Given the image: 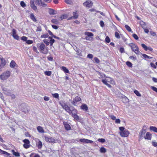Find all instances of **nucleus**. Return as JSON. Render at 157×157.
<instances>
[{
  "instance_id": "f257e3e1",
  "label": "nucleus",
  "mask_w": 157,
  "mask_h": 157,
  "mask_svg": "<svg viewBox=\"0 0 157 157\" xmlns=\"http://www.w3.org/2000/svg\"><path fill=\"white\" fill-rule=\"evenodd\" d=\"M37 47L40 52L43 54H47L48 53V50L47 47L42 43L37 44Z\"/></svg>"
},
{
  "instance_id": "f03ea898",
  "label": "nucleus",
  "mask_w": 157,
  "mask_h": 157,
  "mask_svg": "<svg viewBox=\"0 0 157 157\" xmlns=\"http://www.w3.org/2000/svg\"><path fill=\"white\" fill-rule=\"evenodd\" d=\"M20 108V110L25 113H28L30 110L29 106L27 104L25 103L21 105Z\"/></svg>"
},
{
  "instance_id": "7ed1b4c3",
  "label": "nucleus",
  "mask_w": 157,
  "mask_h": 157,
  "mask_svg": "<svg viewBox=\"0 0 157 157\" xmlns=\"http://www.w3.org/2000/svg\"><path fill=\"white\" fill-rule=\"evenodd\" d=\"M10 72L9 71L4 72L0 75V78L2 80H6L10 76Z\"/></svg>"
},
{
  "instance_id": "20e7f679",
  "label": "nucleus",
  "mask_w": 157,
  "mask_h": 157,
  "mask_svg": "<svg viewBox=\"0 0 157 157\" xmlns=\"http://www.w3.org/2000/svg\"><path fill=\"white\" fill-rule=\"evenodd\" d=\"M129 46L131 48L132 51L137 54L140 52L139 51V48L134 43H130L128 44Z\"/></svg>"
},
{
  "instance_id": "39448f33",
  "label": "nucleus",
  "mask_w": 157,
  "mask_h": 157,
  "mask_svg": "<svg viewBox=\"0 0 157 157\" xmlns=\"http://www.w3.org/2000/svg\"><path fill=\"white\" fill-rule=\"evenodd\" d=\"M59 104L68 113L70 112L71 110L70 107L67 105V103L63 101H59Z\"/></svg>"
},
{
  "instance_id": "423d86ee",
  "label": "nucleus",
  "mask_w": 157,
  "mask_h": 157,
  "mask_svg": "<svg viewBox=\"0 0 157 157\" xmlns=\"http://www.w3.org/2000/svg\"><path fill=\"white\" fill-rule=\"evenodd\" d=\"M23 142L24 143L23 144V147L25 148H28L30 147V141L28 139H25L23 140Z\"/></svg>"
},
{
  "instance_id": "0eeeda50",
  "label": "nucleus",
  "mask_w": 157,
  "mask_h": 157,
  "mask_svg": "<svg viewBox=\"0 0 157 157\" xmlns=\"http://www.w3.org/2000/svg\"><path fill=\"white\" fill-rule=\"evenodd\" d=\"M81 100V99L80 97L77 96L73 99V100L71 102V103L72 105L75 106L76 105V104Z\"/></svg>"
},
{
  "instance_id": "6e6552de",
  "label": "nucleus",
  "mask_w": 157,
  "mask_h": 157,
  "mask_svg": "<svg viewBox=\"0 0 157 157\" xmlns=\"http://www.w3.org/2000/svg\"><path fill=\"white\" fill-rule=\"evenodd\" d=\"M17 31L14 29H12V36L14 38L17 40H19L20 39L19 36L16 34Z\"/></svg>"
},
{
  "instance_id": "1a4fd4ad",
  "label": "nucleus",
  "mask_w": 157,
  "mask_h": 157,
  "mask_svg": "<svg viewBox=\"0 0 157 157\" xmlns=\"http://www.w3.org/2000/svg\"><path fill=\"white\" fill-rule=\"evenodd\" d=\"M141 45L142 47L145 51H147L148 50H149L151 52H152L153 51V49L152 48L150 47H148L144 44H141Z\"/></svg>"
},
{
  "instance_id": "9d476101",
  "label": "nucleus",
  "mask_w": 157,
  "mask_h": 157,
  "mask_svg": "<svg viewBox=\"0 0 157 157\" xmlns=\"http://www.w3.org/2000/svg\"><path fill=\"white\" fill-rule=\"evenodd\" d=\"M120 134L122 137H125L128 136L129 132L127 130H125L123 132H120Z\"/></svg>"
},
{
  "instance_id": "9b49d317",
  "label": "nucleus",
  "mask_w": 157,
  "mask_h": 157,
  "mask_svg": "<svg viewBox=\"0 0 157 157\" xmlns=\"http://www.w3.org/2000/svg\"><path fill=\"white\" fill-rule=\"evenodd\" d=\"M92 4L91 2L87 0L83 3V5L90 8L92 7Z\"/></svg>"
},
{
  "instance_id": "f8f14e48",
  "label": "nucleus",
  "mask_w": 157,
  "mask_h": 157,
  "mask_svg": "<svg viewBox=\"0 0 157 157\" xmlns=\"http://www.w3.org/2000/svg\"><path fill=\"white\" fill-rule=\"evenodd\" d=\"M44 138L46 142H49L50 143H55V139L52 137H48L44 136Z\"/></svg>"
},
{
  "instance_id": "ddd939ff",
  "label": "nucleus",
  "mask_w": 157,
  "mask_h": 157,
  "mask_svg": "<svg viewBox=\"0 0 157 157\" xmlns=\"http://www.w3.org/2000/svg\"><path fill=\"white\" fill-rule=\"evenodd\" d=\"M77 110L73 107L72 110H70V112H69L68 113L70 114H71L72 116L73 117L77 114Z\"/></svg>"
},
{
  "instance_id": "4468645a",
  "label": "nucleus",
  "mask_w": 157,
  "mask_h": 157,
  "mask_svg": "<svg viewBox=\"0 0 157 157\" xmlns=\"http://www.w3.org/2000/svg\"><path fill=\"white\" fill-rule=\"evenodd\" d=\"M79 141L82 143H86L87 144H91L93 142V141L91 140L84 138L80 139Z\"/></svg>"
},
{
  "instance_id": "2eb2a0df",
  "label": "nucleus",
  "mask_w": 157,
  "mask_h": 157,
  "mask_svg": "<svg viewBox=\"0 0 157 157\" xmlns=\"http://www.w3.org/2000/svg\"><path fill=\"white\" fill-rule=\"evenodd\" d=\"M36 2L38 5L41 6L42 7H46L47 6V5L42 2L41 0H36Z\"/></svg>"
},
{
  "instance_id": "dca6fc26",
  "label": "nucleus",
  "mask_w": 157,
  "mask_h": 157,
  "mask_svg": "<svg viewBox=\"0 0 157 157\" xmlns=\"http://www.w3.org/2000/svg\"><path fill=\"white\" fill-rule=\"evenodd\" d=\"M63 123L66 130H69L71 129V126L67 122H64Z\"/></svg>"
},
{
  "instance_id": "f3484780",
  "label": "nucleus",
  "mask_w": 157,
  "mask_h": 157,
  "mask_svg": "<svg viewBox=\"0 0 157 157\" xmlns=\"http://www.w3.org/2000/svg\"><path fill=\"white\" fill-rule=\"evenodd\" d=\"M2 89L3 93L5 94L8 95L10 94V90L7 89L5 87H3Z\"/></svg>"
},
{
  "instance_id": "a211bd4d",
  "label": "nucleus",
  "mask_w": 157,
  "mask_h": 157,
  "mask_svg": "<svg viewBox=\"0 0 157 157\" xmlns=\"http://www.w3.org/2000/svg\"><path fill=\"white\" fill-rule=\"evenodd\" d=\"M49 13L50 15H53L56 14V11L54 9L49 8Z\"/></svg>"
},
{
  "instance_id": "6ab92c4d",
  "label": "nucleus",
  "mask_w": 157,
  "mask_h": 157,
  "mask_svg": "<svg viewBox=\"0 0 157 157\" xmlns=\"http://www.w3.org/2000/svg\"><path fill=\"white\" fill-rule=\"evenodd\" d=\"M151 134L150 132H147L146 134V136L144 137L146 140H150L151 139Z\"/></svg>"
},
{
  "instance_id": "aec40b11",
  "label": "nucleus",
  "mask_w": 157,
  "mask_h": 157,
  "mask_svg": "<svg viewBox=\"0 0 157 157\" xmlns=\"http://www.w3.org/2000/svg\"><path fill=\"white\" fill-rule=\"evenodd\" d=\"M81 109L85 111H87L88 109V107L86 104H83L81 106Z\"/></svg>"
},
{
  "instance_id": "412c9836",
  "label": "nucleus",
  "mask_w": 157,
  "mask_h": 157,
  "mask_svg": "<svg viewBox=\"0 0 157 157\" xmlns=\"http://www.w3.org/2000/svg\"><path fill=\"white\" fill-rule=\"evenodd\" d=\"M146 132L145 129H143L139 134V136L140 138L143 137Z\"/></svg>"
},
{
  "instance_id": "4be33fe9",
  "label": "nucleus",
  "mask_w": 157,
  "mask_h": 157,
  "mask_svg": "<svg viewBox=\"0 0 157 157\" xmlns=\"http://www.w3.org/2000/svg\"><path fill=\"white\" fill-rule=\"evenodd\" d=\"M36 144L39 149H40L42 147V142L40 140H39L36 143Z\"/></svg>"
},
{
  "instance_id": "5701e85b",
  "label": "nucleus",
  "mask_w": 157,
  "mask_h": 157,
  "mask_svg": "<svg viewBox=\"0 0 157 157\" xmlns=\"http://www.w3.org/2000/svg\"><path fill=\"white\" fill-rule=\"evenodd\" d=\"M37 129L39 132L44 133V130L42 127L40 126H38L37 127Z\"/></svg>"
},
{
  "instance_id": "b1692460",
  "label": "nucleus",
  "mask_w": 157,
  "mask_h": 157,
  "mask_svg": "<svg viewBox=\"0 0 157 157\" xmlns=\"http://www.w3.org/2000/svg\"><path fill=\"white\" fill-rule=\"evenodd\" d=\"M150 129L151 131L157 132V128L155 126H151L150 127Z\"/></svg>"
},
{
  "instance_id": "393cba45",
  "label": "nucleus",
  "mask_w": 157,
  "mask_h": 157,
  "mask_svg": "<svg viewBox=\"0 0 157 157\" xmlns=\"http://www.w3.org/2000/svg\"><path fill=\"white\" fill-rule=\"evenodd\" d=\"M67 15L66 14H64L62 15L61 16L60 19H59V20L62 21V20L63 19H66L67 18Z\"/></svg>"
},
{
  "instance_id": "a878e982",
  "label": "nucleus",
  "mask_w": 157,
  "mask_h": 157,
  "mask_svg": "<svg viewBox=\"0 0 157 157\" xmlns=\"http://www.w3.org/2000/svg\"><path fill=\"white\" fill-rule=\"evenodd\" d=\"M12 151L13 152V155H15L16 157L20 156V154L18 152L15 151L13 150H12Z\"/></svg>"
},
{
  "instance_id": "bb28decb",
  "label": "nucleus",
  "mask_w": 157,
  "mask_h": 157,
  "mask_svg": "<svg viewBox=\"0 0 157 157\" xmlns=\"http://www.w3.org/2000/svg\"><path fill=\"white\" fill-rule=\"evenodd\" d=\"M140 24L141 27L143 29H145V28H146V24L145 22H144V21H142L140 22Z\"/></svg>"
},
{
  "instance_id": "cd10ccee",
  "label": "nucleus",
  "mask_w": 157,
  "mask_h": 157,
  "mask_svg": "<svg viewBox=\"0 0 157 157\" xmlns=\"http://www.w3.org/2000/svg\"><path fill=\"white\" fill-rule=\"evenodd\" d=\"M51 22L52 23L56 25H59V22L56 19H53L52 20Z\"/></svg>"
},
{
  "instance_id": "c85d7f7f",
  "label": "nucleus",
  "mask_w": 157,
  "mask_h": 157,
  "mask_svg": "<svg viewBox=\"0 0 157 157\" xmlns=\"http://www.w3.org/2000/svg\"><path fill=\"white\" fill-rule=\"evenodd\" d=\"M30 18L34 22L36 21L37 20L36 19L34 15V14L33 13H32L30 14Z\"/></svg>"
},
{
  "instance_id": "c756f323",
  "label": "nucleus",
  "mask_w": 157,
  "mask_h": 157,
  "mask_svg": "<svg viewBox=\"0 0 157 157\" xmlns=\"http://www.w3.org/2000/svg\"><path fill=\"white\" fill-rule=\"evenodd\" d=\"M16 64V63L13 60H12L10 63V66L11 68H13L15 67Z\"/></svg>"
},
{
  "instance_id": "7c9ffc66",
  "label": "nucleus",
  "mask_w": 157,
  "mask_h": 157,
  "mask_svg": "<svg viewBox=\"0 0 157 157\" xmlns=\"http://www.w3.org/2000/svg\"><path fill=\"white\" fill-rule=\"evenodd\" d=\"M85 34L87 36L89 37L93 36L94 35L92 33L87 32H85Z\"/></svg>"
},
{
  "instance_id": "2f4dec72",
  "label": "nucleus",
  "mask_w": 157,
  "mask_h": 157,
  "mask_svg": "<svg viewBox=\"0 0 157 157\" xmlns=\"http://www.w3.org/2000/svg\"><path fill=\"white\" fill-rule=\"evenodd\" d=\"M62 70L64 72L67 73H69V70L66 67L63 66L62 67Z\"/></svg>"
},
{
  "instance_id": "473e14b6",
  "label": "nucleus",
  "mask_w": 157,
  "mask_h": 157,
  "mask_svg": "<svg viewBox=\"0 0 157 157\" xmlns=\"http://www.w3.org/2000/svg\"><path fill=\"white\" fill-rule=\"evenodd\" d=\"M100 151L101 153H105L106 152V150L104 147H102L100 148Z\"/></svg>"
},
{
  "instance_id": "72a5a7b5",
  "label": "nucleus",
  "mask_w": 157,
  "mask_h": 157,
  "mask_svg": "<svg viewBox=\"0 0 157 157\" xmlns=\"http://www.w3.org/2000/svg\"><path fill=\"white\" fill-rule=\"evenodd\" d=\"M0 153L2 154L6 155L8 156H9L10 155V153H8L6 151H3V150H2L1 149H0Z\"/></svg>"
},
{
  "instance_id": "f704fd0d",
  "label": "nucleus",
  "mask_w": 157,
  "mask_h": 157,
  "mask_svg": "<svg viewBox=\"0 0 157 157\" xmlns=\"http://www.w3.org/2000/svg\"><path fill=\"white\" fill-rule=\"evenodd\" d=\"M6 61L3 58L1 59V65L2 66H4L6 64Z\"/></svg>"
},
{
  "instance_id": "c9c22d12",
  "label": "nucleus",
  "mask_w": 157,
  "mask_h": 157,
  "mask_svg": "<svg viewBox=\"0 0 157 157\" xmlns=\"http://www.w3.org/2000/svg\"><path fill=\"white\" fill-rule=\"evenodd\" d=\"M30 157H40L38 154H34V153H32L30 155Z\"/></svg>"
},
{
  "instance_id": "e433bc0d",
  "label": "nucleus",
  "mask_w": 157,
  "mask_h": 157,
  "mask_svg": "<svg viewBox=\"0 0 157 157\" xmlns=\"http://www.w3.org/2000/svg\"><path fill=\"white\" fill-rule=\"evenodd\" d=\"M48 33H45L41 35L40 37L41 38H45L48 37Z\"/></svg>"
},
{
  "instance_id": "4c0bfd02",
  "label": "nucleus",
  "mask_w": 157,
  "mask_h": 157,
  "mask_svg": "<svg viewBox=\"0 0 157 157\" xmlns=\"http://www.w3.org/2000/svg\"><path fill=\"white\" fill-rule=\"evenodd\" d=\"M125 27L128 32H131L132 31V30L131 29L130 27L128 25H125Z\"/></svg>"
},
{
  "instance_id": "58836bf2",
  "label": "nucleus",
  "mask_w": 157,
  "mask_h": 157,
  "mask_svg": "<svg viewBox=\"0 0 157 157\" xmlns=\"http://www.w3.org/2000/svg\"><path fill=\"white\" fill-rule=\"evenodd\" d=\"M142 54V56L145 59L147 58V59H152V57H151L147 56V55H146V54Z\"/></svg>"
},
{
  "instance_id": "ea45409f",
  "label": "nucleus",
  "mask_w": 157,
  "mask_h": 157,
  "mask_svg": "<svg viewBox=\"0 0 157 157\" xmlns=\"http://www.w3.org/2000/svg\"><path fill=\"white\" fill-rule=\"evenodd\" d=\"M126 64L128 67H132V64L130 62L128 61L126 62Z\"/></svg>"
},
{
  "instance_id": "a19ab883",
  "label": "nucleus",
  "mask_w": 157,
  "mask_h": 157,
  "mask_svg": "<svg viewBox=\"0 0 157 157\" xmlns=\"http://www.w3.org/2000/svg\"><path fill=\"white\" fill-rule=\"evenodd\" d=\"M44 73L46 75L49 76L51 75L52 74V72L50 71H45L44 72Z\"/></svg>"
},
{
  "instance_id": "79ce46f5",
  "label": "nucleus",
  "mask_w": 157,
  "mask_h": 157,
  "mask_svg": "<svg viewBox=\"0 0 157 157\" xmlns=\"http://www.w3.org/2000/svg\"><path fill=\"white\" fill-rule=\"evenodd\" d=\"M48 41L49 40L48 39H44L43 40V41L46 44L47 46H48L49 44V43Z\"/></svg>"
},
{
  "instance_id": "37998d69",
  "label": "nucleus",
  "mask_w": 157,
  "mask_h": 157,
  "mask_svg": "<svg viewBox=\"0 0 157 157\" xmlns=\"http://www.w3.org/2000/svg\"><path fill=\"white\" fill-rule=\"evenodd\" d=\"M76 52L77 53V54L78 55L80 56L81 55V54L82 51H81V50H80L79 49L77 48V49L76 50Z\"/></svg>"
},
{
  "instance_id": "c03bdc74",
  "label": "nucleus",
  "mask_w": 157,
  "mask_h": 157,
  "mask_svg": "<svg viewBox=\"0 0 157 157\" xmlns=\"http://www.w3.org/2000/svg\"><path fill=\"white\" fill-rule=\"evenodd\" d=\"M98 141L99 142L103 143L105 142V140L103 138H99L98 139Z\"/></svg>"
},
{
  "instance_id": "a18cd8bd",
  "label": "nucleus",
  "mask_w": 157,
  "mask_h": 157,
  "mask_svg": "<svg viewBox=\"0 0 157 157\" xmlns=\"http://www.w3.org/2000/svg\"><path fill=\"white\" fill-rule=\"evenodd\" d=\"M115 37L117 39H120V36L119 34L117 32H115Z\"/></svg>"
},
{
  "instance_id": "49530a36",
  "label": "nucleus",
  "mask_w": 157,
  "mask_h": 157,
  "mask_svg": "<svg viewBox=\"0 0 157 157\" xmlns=\"http://www.w3.org/2000/svg\"><path fill=\"white\" fill-rule=\"evenodd\" d=\"M72 117L74 118L77 121H79L80 120L79 117L77 114H76Z\"/></svg>"
},
{
  "instance_id": "de8ad7c7",
  "label": "nucleus",
  "mask_w": 157,
  "mask_h": 157,
  "mask_svg": "<svg viewBox=\"0 0 157 157\" xmlns=\"http://www.w3.org/2000/svg\"><path fill=\"white\" fill-rule=\"evenodd\" d=\"M110 41V40L109 37L107 36L105 38V41L107 43H109Z\"/></svg>"
},
{
  "instance_id": "09e8293b",
  "label": "nucleus",
  "mask_w": 157,
  "mask_h": 157,
  "mask_svg": "<svg viewBox=\"0 0 157 157\" xmlns=\"http://www.w3.org/2000/svg\"><path fill=\"white\" fill-rule=\"evenodd\" d=\"M53 97L55 98H59V95L58 93L52 94Z\"/></svg>"
},
{
  "instance_id": "8fccbe9b",
  "label": "nucleus",
  "mask_w": 157,
  "mask_h": 157,
  "mask_svg": "<svg viewBox=\"0 0 157 157\" xmlns=\"http://www.w3.org/2000/svg\"><path fill=\"white\" fill-rule=\"evenodd\" d=\"M134 93L138 96L140 97L141 96L139 92L137 90H135L134 91Z\"/></svg>"
},
{
  "instance_id": "3c124183",
  "label": "nucleus",
  "mask_w": 157,
  "mask_h": 157,
  "mask_svg": "<svg viewBox=\"0 0 157 157\" xmlns=\"http://www.w3.org/2000/svg\"><path fill=\"white\" fill-rule=\"evenodd\" d=\"M31 8L34 10L36 11L37 10L36 6L34 4L30 6Z\"/></svg>"
},
{
  "instance_id": "603ef678",
  "label": "nucleus",
  "mask_w": 157,
  "mask_h": 157,
  "mask_svg": "<svg viewBox=\"0 0 157 157\" xmlns=\"http://www.w3.org/2000/svg\"><path fill=\"white\" fill-rule=\"evenodd\" d=\"M55 42V40L54 39H52L49 40V44H50V46H52L54 42Z\"/></svg>"
},
{
  "instance_id": "864d4df0",
  "label": "nucleus",
  "mask_w": 157,
  "mask_h": 157,
  "mask_svg": "<svg viewBox=\"0 0 157 157\" xmlns=\"http://www.w3.org/2000/svg\"><path fill=\"white\" fill-rule=\"evenodd\" d=\"M132 36L136 40H137L139 39V37L135 33L132 34Z\"/></svg>"
},
{
  "instance_id": "5fc2aeb1",
  "label": "nucleus",
  "mask_w": 157,
  "mask_h": 157,
  "mask_svg": "<svg viewBox=\"0 0 157 157\" xmlns=\"http://www.w3.org/2000/svg\"><path fill=\"white\" fill-rule=\"evenodd\" d=\"M65 2L68 4H71L72 3V1L71 0H65Z\"/></svg>"
},
{
  "instance_id": "6e6d98bb",
  "label": "nucleus",
  "mask_w": 157,
  "mask_h": 157,
  "mask_svg": "<svg viewBox=\"0 0 157 157\" xmlns=\"http://www.w3.org/2000/svg\"><path fill=\"white\" fill-rule=\"evenodd\" d=\"M77 13L76 12L73 13V17L75 18V19L77 18L78 17V15L77 14Z\"/></svg>"
},
{
  "instance_id": "4d7b16f0",
  "label": "nucleus",
  "mask_w": 157,
  "mask_h": 157,
  "mask_svg": "<svg viewBox=\"0 0 157 157\" xmlns=\"http://www.w3.org/2000/svg\"><path fill=\"white\" fill-rule=\"evenodd\" d=\"M152 145L155 147H156L157 146V143L155 141H152Z\"/></svg>"
},
{
  "instance_id": "13d9d810",
  "label": "nucleus",
  "mask_w": 157,
  "mask_h": 157,
  "mask_svg": "<svg viewBox=\"0 0 157 157\" xmlns=\"http://www.w3.org/2000/svg\"><path fill=\"white\" fill-rule=\"evenodd\" d=\"M20 5L23 7H24L26 6L25 4L23 1H21V2Z\"/></svg>"
},
{
  "instance_id": "bf43d9fd",
  "label": "nucleus",
  "mask_w": 157,
  "mask_h": 157,
  "mask_svg": "<svg viewBox=\"0 0 157 157\" xmlns=\"http://www.w3.org/2000/svg\"><path fill=\"white\" fill-rule=\"evenodd\" d=\"M27 38L25 36H23L21 37V40L24 41H26Z\"/></svg>"
},
{
  "instance_id": "052dcab7",
  "label": "nucleus",
  "mask_w": 157,
  "mask_h": 157,
  "mask_svg": "<svg viewBox=\"0 0 157 157\" xmlns=\"http://www.w3.org/2000/svg\"><path fill=\"white\" fill-rule=\"evenodd\" d=\"M33 41L32 40H27L26 41V43L27 44H32L33 43Z\"/></svg>"
},
{
  "instance_id": "680f3d73",
  "label": "nucleus",
  "mask_w": 157,
  "mask_h": 157,
  "mask_svg": "<svg viewBox=\"0 0 157 157\" xmlns=\"http://www.w3.org/2000/svg\"><path fill=\"white\" fill-rule=\"evenodd\" d=\"M150 64L151 67L155 69H156V66L153 63H151Z\"/></svg>"
},
{
  "instance_id": "e2e57ef3",
  "label": "nucleus",
  "mask_w": 157,
  "mask_h": 157,
  "mask_svg": "<svg viewBox=\"0 0 157 157\" xmlns=\"http://www.w3.org/2000/svg\"><path fill=\"white\" fill-rule=\"evenodd\" d=\"M93 56L92 54H89L87 55V57L90 59H92L93 58Z\"/></svg>"
},
{
  "instance_id": "0e129e2a",
  "label": "nucleus",
  "mask_w": 157,
  "mask_h": 157,
  "mask_svg": "<svg viewBox=\"0 0 157 157\" xmlns=\"http://www.w3.org/2000/svg\"><path fill=\"white\" fill-rule=\"evenodd\" d=\"M122 40L124 41L125 43L126 44H128L126 41L127 40V39L124 36L122 37Z\"/></svg>"
},
{
  "instance_id": "69168bd1",
  "label": "nucleus",
  "mask_w": 157,
  "mask_h": 157,
  "mask_svg": "<svg viewBox=\"0 0 157 157\" xmlns=\"http://www.w3.org/2000/svg\"><path fill=\"white\" fill-rule=\"evenodd\" d=\"M98 74L101 78H104L105 77V75L104 74H102L100 72H98Z\"/></svg>"
},
{
  "instance_id": "338daca9",
  "label": "nucleus",
  "mask_w": 157,
  "mask_h": 157,
  "mask_svg": "<svg viewBox=\"0 0 157 157\" xmlns=\"http://www.w3.org/2000/svg\"><path fill=\"white\" fill-rule=\"evenodd\" d=\"M94 59L96 63H99L100 60L98 58H97V57H94Z\"/></svg>"
},
{
  "instance_id": "774afa93",
  "label": "nucleus",
  "mask_w": 157,
  "mask_h": 157,
  "mask_svg": "<svg viewBox=\"0 0 157 157\" xmlns=\"http://www.w3.org/2000/svg\"><path fill=\"white\" fill-rule=\"evenodd\" d=\"M151 89L154 91L156 92L157 93V88L155 87L152 86L151 87Z\"/></svg>"
}]
</instances>
